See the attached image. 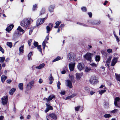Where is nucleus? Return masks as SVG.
Masks as SVG:
<instances>
[{"mask_svg": "<svg viewBox=\"0 0 120 120\" xmlns=\"http://www.w3.org/2000/svg\"><path fill=\"white\" fill-rule=\"evenodd\" d=\"M30 20L28 19H25L21 21V24L23 27L26 28L28 27L29 25H30Z\"/></svg>", "mask_w": 120, "mask_h": 120, "instance_id": "obj_1", "label": "nucleus"}, {"mask_svg": "<svg viewBox=\"0 0 120 120\" xmlns=\"http://www.w3.org/2000/svg\"><path fill=\"white\" fill-rule=\"evenodd\" d=\"M93 54V53L87 52L86 54L83 57L86 60L91 62L92 60V56Z\"/></svg>", "mask_w": 120, "mask_h": 120, "instance_id": "obj_2", "label": "nucleus"}, {"mask_svg": "<svg viewBox=\"0 0 120 120\" xmlns=\"http://www.w3.org/2000/svg\"><path fill=\"white\" fill-rule=\"evenodd\" d=\"M55 97L54 95L53 94L50 95L48 97V98H45L43 99L44 100H46L48 102V103L49 104L50 103V101L52 100L53 98L55 99Z\"/></svg>", "mask_w": 120, "mask_h": 120, "instance_id": "obj_3", "label": "nucleus"}, {"mask_svg": "<svg viewBox=\"0 0 120 120\" xmlns=\"http://www.w3.org/2000/svg\"><path fill=\"white\" fill-rule=\"evenodd\" d=\"M2 103L3 105H6L7 103L8 97L7 96H4L1 98Z\"/></svg>", "mask_w": 120, "mask_h": 120, "instance_id": "obj_4", "label": "nucleus"}, {"mask_svg": "<svg viewBox=\"0 0 120 120\" xmlns=\"http://www.w3.org/2000/svg\"><path fill=\"white\" fill-rule=\"evenodd\" d=\"M89 81L91 84H96L98 82L96 79L95 77L94 76H92L91 77Z\"/></svg>", "mask_w": 120, "mask_h": 120, "instance_id": "obj_5", "label": "nucleus"}, {"mask_svg": "<svg viewBox=\"0 0 120 120\" xmlns=\"http://www.w3.org/2000/svg\"><path fill=\"white\" fill-rule=\"evenodd\" d=\"M85 65L84 63L82 62L79 63L77 65L78 69L80 71L82 70L84 68Z\"/></svg>", "mask_w": 120, "mask_h": 120, "instance_id": "obj_6", "label": "nucleus"}, {"mask_svg": "<svg viewBox=\"0 0 120 120\" xmlns=\"http://www.w3.org/2000/svg\"><path fill=\"white\" fill-rule=\"evenodd\" d=\"M45 18L43 19H38L36 21V26H38L43 23L45 21Z\"/></svg>", "mask_w": 120, "mask_h": 120, "instance_id": "obj_7", "label": "nucleus"}, {"mask_svg": "<svg viewBox=\"0 0 120 120\" xmlns=\"http://www.w3.org/2000/svg\"><path fill=\"white\" fill-rule=\"evenodd\" d=\"M48 103H46V105L47 106V108L45 111L46 113L49 110H52L53 109L52 107Z\"/></svg>", "mask_w": 120, "mask_h": 120, "instance_id": "obj_8", "label": "nucleus"}, {"mask_svg": "<svg viewBox=\"0 0 120 120\" xmlns=\"http://www.w3.org/2000/svg\"><path fill=\"white\" fill-rule=\"evenodd\" d=\"M75 63H71L69 64V68L71 71H73L75 65Z\"/></svg>", "mask_w": 120, "mask_h": 120, "instance_id": "obj_9", "label": "nucleus"}, {"mask_svg": "<svg viewBox=\"0 0 120 120\" xmlns=\"http://www.w3.org/2000/svg\"><path fill=\"white\" fill-rule=\"evenodd\" d=\"M120 99L119 97H116L115 99V101L114 102V105L115 106L117 107H119L117 104V102H119Z\"/></svg>", "mask_w": 120, "mask_h": 120, "instance_id": "obj_10", "label": "nucleus"}, {"mask_svg": "<svg viewBox=\"0 0 120 120\" xmlns=\"http://www.w3.org/2000/svg\"><path fill=\"white\" fill-rule=\"evenodd\" d=\"M14 27L13 24L10 25L6 29V31L9 32Z\"/></svg>", "mask_w": 120, "mask_h": 120, "instance_id": "obj_11", "label": "nucleus"}, {"mask_svg": "<svg viewBox=\"0 0 120 120\" xmlns=\"http://www.w3.org/2000/svg\"><path fill=\"white\" fill-rule=\"evenodd\" d=\"M71 53H69L68 55V59L69 60L72 61H74V58L73 56L71 54Z\"/></svg>", "mask_w": 120, "mask_h": 120, "instance_id": "obj_12", "label": "nucleus"}, {"mask_svg": "<svg viewBox=\"0 0 120 120\" xmlns=\"http://www.w3.org/2000/svg\"><path fill=\"white\" fill-rule=\"evenodd\" d=\"M50 117L54 120H56L57 119V117L55 113H50L49 115Z\"/></svg>", "mask_w": 120, "mask_h": 120, "instance_id": "obj_13", "label": "nucleus"}, {"mask_svg": "<svg viewBox=\"0 0 120 120\" xmlns=\"http://www.w3.org/2000/svg\"><path fill=\"white\" fill-rule=\"evenodd\" d=\"M67 82V86L70 88L72 87V82L71 81L69 80H67L66 81Z\"/></svg>", "mask_w": 120, "mask_h": 120, "instance_id": "obj_14", "label": "nucleus"}, {"mask_svg": "<svg viewBox=\"0 0 120 120\" xmlns=\"http://www.w3.org/2000/svg\"><path fill=\"white\" fill-rule=\"evenodd\" d=\"M48 79L50 81L49 84H52L53 82V81L54 80V79L53 78L51 73V74L50 76L49 77Z\"/></svg>", "mask_w": 120, "mask_h": 120, "instance_id": "obj_15", "label": "nucleus"}, {"mask_svg": "<svg viewBox=\"0 0 120 120\" xmlns=\"http://www.w3.org/2000/svg\"><path fill=\"white\" fill-rule=\"evenodd\" d=\"M45 64L43 63L40 64L39 66H37L36 67V68L38 69H40L44 68L45 66Z\"/></svg>", "mask_w": 120, "mask_h": 120, "instance_id": "obj_16", "label": "nucleus"}, {"mask_svg": "<svg viewBox=\"0 0 120 120\" xmlns=\"http://www.w3.org/2000/svg\"><path fill=\"white\" fill-rule=\"evenodd\" d=\"M16 90L15 88H12L9 91V94L10 95H13L15 92Z\"/></svg>", "mask_w": 120, "mask_h": 120, "instance_id": "obj_17", "label": "nucleus"}, {"mask_svg": "<svg viewBox=\"0 0 120 120\" xmlns=\"http://www.w3.org/2000/svg\"><path fill=\"white\" fill-rule=\"evenodd\" d=\"M45 12V8H41L40 11V15L43 14Z\"/></svg>", "mask_w": 120, "mask_h": 120, "instance_id": "obj_18", "label": "nucleus"}, {"mask_svg": "<svg viewBox=\"0 0 120 120\" xmlns=\"http://www.w3.org/2000/svg\"><path fill=\"white\" fill-rule=\"evenodd\" d=\"M24 46L23 45L20 47L19 49V52L20 53H22L24 52Z\"/></svg>", "mask_w": 120, "mask_h": 120, "instance_id": "obj_19", "label": "nucleus"}, {"mask_svg": "<svg viewBox=\"0 0 120 120\" xmlns=\"http://www.w3.org/2000/svg\"><path fill=\"white\" fill-rule=\"evenodd\" d=\"M61 23V21H58L56 22L55 23L56 26L54 27L55 28H57L59 26V25Z\"/></svg>", "mask_w": 120, "mask_h": 120, "instance_id": "obj_20", "label": "nucleus"}, {"mask_svg": "<svg viewBox=\"0 0 120 120\" xmlns=\"http://www.w3.org/2000/svg\"><path fill=\"white\" fill-rule=\"evenodd\" d=\"M1 78L2 82H4L5 80L7 79V77L5 75H3L1 76Z\"/></svg>", "mask_w": 120, "mask_h": 120, "instance_id": "obj_21", "label": "nucleus"}, {"mask_svg": "<svg viewBox=\"0 0 120 120\" xmlns=\"http://www.w3.org/2000/svg\"><path fill=\"white\" fill-rule=\"evenodd\" d=\"M76 78L77 79L79 80L81 77V74L80 73H77L76 74Z\"/></svg>", "mask_w": 120, "mask_h": 120, "instance_id": "obj_22", "label": "nucleus"}, {"mask_svg": "<svg viewBox=\"0 0 120 120\" xmlns=\"http://www.w3.org/2000/svg\"><path fill=\"white\" fill-rule=\"evenodd\" d=\"M111 59V57L110 56L108 58L107 60L106 61V63L107 64V65L108 66H109V63L110 62Z\"/></svg>", "mask_w": 120, "mask_h": 120, "instance_id": "obj_23", "label": "nucleus"}, {"mask_svg": "<svg viewBox=\"0 0 120 120\" xmlns=\"http://www.w3.org/2000/svg\"><path fill=\"white\" fill-rule=\"evenodd\" d=\"M34 81H32L30 82L27 85V86H30V88H31L34 84Z\"/></svg>", "mask_w": 120, "mask_h": 120, "instance_id": "obj_24", "label": "nucleus"}, {"mask_svg": "<svg viewBox=\"0 0 120 120\" xmlns=\"http://www.w3.org/2000/svg\"><path fill=\"white\" fill-rule=\"evenodd\" d=\"M115 75L116 79L118 81H120V74L118 75L117 73H115Z\"/></svg>", "mask_w": 120, "mask_h": 120, "instance_id": "obj_25", "label": "nucleus"}, {"mask_svg": "<svg viewBox=\"0 0 120 120\" xmlns=\"http://www.w3.org/2000/svg\"><path fill=\"white\" fill-rule=\"evenodd\" d=\"M32 52H30L29 53L28 55V60H32V58H31V56H32Z\"/></svg>", "mask_w": 120, "mask_h": 120, "instance_id": "obj_26", "label": "nucleus"}, {"mask_svg": "<svg viewBox=\"0 0 120 120\" xmlns=\"http://www.w3.org/2000/svg\"><path fill=\"white\" fill-rule=\"evenodd\" d=\"M23 84L22 83H20L19 84V87L20 90H23Z\"/></svg>", "mask_w": 120, "mask_h": 120, "instance_id": "obj_27", "label": "nucleus"}, {"mask_svg": "<svg viewBox=\"0 0 120 120\" xmlns=\"http://www.w3.org/2000/svg\"><path fill=\"white\" fill-rule=\"evenodd\" d=\"M17 29L20 32H22L23 33H24L25 32V31L19 26L18 27Z\"/></svg>", "mask_w": 120, "mask_h": 120, "instance_id": "obj_28", "label": "nucleus"}, {"mask_svg": "<svg viewBox=\"0 0 120 120\" xmlns=\"http://www.w3.org/2000/svg\"><path fill=\"white\" fill-rule=\"evenodd\" d=\"M94 24L96 25H98L101 23V21L99 20H95L94 21Z\"/></svg>", "mask_w": 120, "mask_h": 120, "instance_id": "obj_29", "label": "nucleus"}, {"mask_svg": "<svg viewBox=\"0 0 120 120\" xmlns=\"http://www.w3.org/2000/svg\"><path fill=\"white\" fill-rule=\"evenodd\" d=\"M5 57H0V63H3L5 61Z\"/></svg>", "mask_w": 120, "mask_h": 120, "instance_id": "obj_30", "label": "nucleus"}, {"mask_svg": "<svg viewBox=\"0 0 120 120\" xmlns=\"http://www.w3.org/2000/svg\"><path fill=\"white\" fill-rule=\"evenodd\" d=\"M52 29L49 26H47L46 27L47 30V33H49V32Z\"/></svg>", "mask_w": 120, "mask_h": 120, "instance_id": "obj_31", "label": "nucleus"}, {"mask_svg": "<svg viewBox=\"0 0 120 120\" xmlns=\"http://www.w3.org/2000/svg\"><path fill=\"white\" fill-rule=\"evenodd\" d=\"M61 59V57L60 56H57L56 58H55L52 61V62H55L59 60H60Z\"/></svg>", "mask_w": 120, "mask_h": 120, "instance_id": "obj_32", "label": "nucleus"}, {"mask_svg": "<svg viewBox=\"0 0 120 120\" xmlns=\"http://www.w3.org/2000/svg\"><path fill=\"white\" fill-rule=\"evenodd\" d=\"M7 45L10 48H11L12 46V42H8L7 43Z\"/></svg>", "mask_w": 120, "mask_h": 120, "instance_id": "obj_33", "label": "nucleus"}, {"mask_svg": "<svg viewBox=\"0 0 120 120\" xmlns=\"http://www.w3.org/2000/svg\"><path fill=\"white\" fill-rule=\"evenodd\" d=\"M106 91V90H99V94L101 95H102V94L105 92Z\"/></svg>", "mask_w": 120, "mask_h": 120, "instance_id": "obj_34", "label": "nucleus"}, {"mask_svg": "<svg viewBox=\"0 0 120 120\" xmlns=\"http://www.w3.org/2000/svg\"><path fill=\"white\" fill-rule=\"evenodd\" d=\"M70 78L71 80V81L73 83H75V81L74 78L73 76L72 75H71L70 76Z\"/></svg>", "mask_w": 120, "mask_h": 120, "instance_id": "obj_35", "label": "nucleus"}, {"mask_svg": "<svg viewBox=\"0 0 120 120\" xmlns=\"http://www.w3.org/2000/svg\"><path fill=\"white\" fill-rule=\"evenodd\" d=\"M37 47L39 51L40 52L42 53V49L41 48V45H38Z\"/></svg>", "mask_w": 120, "mask_h": 120, "instance_id": "obj_36", "label": "nucleus"}, {"mask_svg": "<svg viewBox=\"0 0 120 120\" xmlns=\"http://www.w3.org/2000/svg\"><path fill=\"white\" fill-rule=\"evenodd\" d=\"M104 116L106 118H109L111 116L109 114H105Z\"/></svg>", "mask_w": 120, "mask_h": 120, "instance_id": "obj_37", "label": "nucleus"}, {"mask_svg": "<svg viewBox=\"0 0 120 120\" xmlns=\"http://www.w3.org/2000/svg\"><path fill=\"white\" fill-rule=\"evenodd\" d=\"M100 59V57L99 56H96L95 57V60L96 61H99Z\"/></svg>", "mask_w": 120, "mask_h": 120, "instance_id": "obj_38", "label": "nucleus"}, {"mask_svg": "<svg viewBox=\"0 0 120 120\" xmlns=\"http://www.w3.org/2000/svg\"><path fill=\"white\" fill-rule=\"evenodd\" d=\"M91 70V69L90 68H89L87 67H86V68L85 69V71L86 72H88Z\"/></svg>", "mask_w": 120, "mask_h": 120, "instance_id": "obj_39", "label": "nucleus"}, {"mask_svg": "<svg viewBox=\"0 0 120 120\" xmlns=\"http://www.w3.org/2000/svg\"><path fill=\"white\" fill-rule=\"evenodd\" d=\"M32 39H30L28 41V43L29 46H30L31 45V43L32 41Z\"/></svg>", "mask_w": 120, "mask_h": 120, "instance_id": "obj_40", "label": "nucleus"}, {"mask_svg": "<svg viewBox=\"0 0 120 120\" xmlns=\"http://www.w3.org/2000/svg\"><path fill=\"white\" fill-rule=\"evenodd\" d=\"M80 106H79L75 107V110L76 111H78L80 107Z\"/></svg>", "mask_w": 120, "mask_h": 120, "instance_id": "obj_41", "label": "nucleus"}, {"mask_svg": "<svg viewBox=\"0 0 120 120\" xmlns=\"http://www.w3.org/2000/svg\"><path fill=\"white\" fill-rule=\"evenodd\" d=\"M33 44L35 47H37L38 45V42L34 41Z\"/></svg>", "mask_w": 120, "mask_h": 120, "instance_id": "obj_42", "label": "nucleus"}, {"mask_svg": "<svg viewBox=\"0 0 120 120\" xmlns=\"http://www.w3.org/2000/svg\"><path fill=\"white\" fill-rule=\"evenodd\" d=\"M61 85V83L59 81H58V82L57 84V86L58 87V89H60V86Z\"/></svg>", "mask_w": 120, "mask_h": 120, "instance_id": "obj_43", "label": "nucleus"}, {"mask_svg": "<svg viewBox=\"0 0 120 120\" xmlns=\"http://www.w3.org/2000/svg\"><path fill=\"white\" fill-rule=\"evenodd\" d=\"M34 28L33 27L31 28L30 30V31L29 33V35H30L31 34L32 32L33 31V29H34Z\"/></svg>", "mask_w": 120, "mask_h": 120, "instance_id": "obj_44", "label": "nucleus"}, {"mask_svg": "<svg viewBox=\"0 0 120 120\" xmlns=\"http://www.w3.org/2000/svg\"><path fill=\"white\" fill-rule=\"evenodd\" d=\"M64 26L65 25L64 24H61L59 27L61 29V30H62V28L64 27Z\"/></svg>", "mask_w": 120, "mask_h": 120, "instance_id": "obj_45", "label": "nucleus"}, {"mask_svg": "<svg viewBox=\"0 0 120 120\" xmlns=\"http://www.w3.org/2000/svg\"><path fill=\"white\" fill-rule=\"evenodd\" d=\"M0 51L3 54L4 53V49L1 46H0Z\"/></svg>", "mask_w": 120, "mask_h": 120, "instance_id": "obj_46", "label": "nucleus"}, {"mask_svg": "<svg viewBox=\"0 0 120 120\" xmlns=\"http://www.w3.org/2000/svg\"><path fill=\"white\" fill-rule=\"evenodd\" d=\"M107 51L109 53H112V50L111 49H108L107 50Z\"/></svg>", "mask_w": 120, "mask_h": 120, "instance_id": "obj_47", "label": "nucleus"}, {"mask_svg": "<svg viewBox=\"0 0 120 120\" xmlns=\"http://www.w3.org/2000/svg\"><path fill=\"white\" fill-rule=\"evenodd\" d=\"M113 33H114V35L115 36V37H116V40H117V41H118L119 42V41H120V39L119 38L118 36H116V34H115V32L114 31H113Z\"/></svg>", "mask_w": 120, "mask_h": 120, "instance_id": "obj_48", "label": "nucleus"}, {"mask_svg": "<svg viewBox=\"0 0 120 120\" xmlns=\"http://www.w3.org/2000/svg\"><path fill=\"white\" fill-rule=\"evenodd\" d=\"M118 110L117 109H115L114 110L112 111H111L110 112L111 113H116Z\"/></svg>", "mask_w": 120, "mask_h": 120, "instance_id": "obj_49", "label": "nucleus"}, {"mask_svg": "<svg viewBox=\"0 0 120 120\" xmlns=\"http://www.w3.org/2000/svg\"><path fill=\"white\" fill-rule=\"evenodd\" d=\"M118 58L117 57L114 58L112 60H113V61L116 63L117 61Z\"/></svg>", "mask_w": 120, "mask_h": 120, "instance_id": "obj_50", "label": "nucleus"}, {"mask_svg": "<svg viewBox=\"0 0 120 120\" xmlns=\"http://www.w3.org/2000/svg\"><path fill=\"white\" fill-rule=\"evenodd\" d=\"M42 46L43 47V49H45V46H46L45 43V41H44L42 43Z\"/></svg>", "mask_w": 120, "mask_h": 120, "instance_id": "obj_51", "label": "nucleus"}, {"mask_svg": "<svg viewBox=\"0 0 120 120\" xmlns=\"http://www.w3.org/2000/svg\"><path fill=\"white\" fill-rule=\"evenodd\" d=\"M116 63L113 61V60H112L111 66H114Z\"/></svg>", "mask_w": 120, "mask_h": 120, "instance_id": "obj_52", "label": "nucleus"}, {"mask_svg": "<svg viewBox=\"0 0 120 120\" xmlns=\"http://www.w3.org/2000/svg\"><path fill=\"white\" fill-rule=\"evenodd\" d=\"M54 10V8H49V10L50 12H53Z\"/></svg>", "mask_w": 120, "mask_h": 120, "instance_id": "obj_53", "label": "nucleus"}, {"mask_svg": "<svg viewBox=\"0 0 120 120\" xmlns=\"http://www.w3.org/2000/svg\"><path fill=\"white\" fill-rule=\"evenodd\" d=\"M10 60V58H8L6 59L5 60V62H6L7 63H8L9 62Z\"/></svg>", "mask_w": 120, "mask_h": 120, "instance_id": "obj_54", "label": "nucleus"}, {"mask_svg": "<svg viewBox=\"0 0 120 120\" xmlns=\"http://www.w3.org/2000/svg\"><path fill=\"white\" fill-rule=\"evenodd\" d=\"M88 14L90 18H91L92 15V14L91 12H89L88 13Z\"/></svg>", "mask_w": 120, "mask_h": 120, "instance_id": "obj_55", "label": "nucleus"}, {"mask_svg": "<svg viewBox=\"0 0 120 120\" xmlns=\"http://www.w3.org/2000/svg\"><path fill=\"white\" fill-rule=\"evenodd\" d=\"M90 65L93 67H97V65H96V64H95L94 63H93L92 64H90Z\"/></svg>", "mask_w": 120, "mask_h": 120, "instance_id": "obj_56", "label": "nucleus"}, {"mask_svg": "<svg viewBox=\"0 0 120 120\" xmlns=\"http://www.w3.org/2000/svg\"><path fill=\"white\" fill-rule=\"evenodd\" d=\"M49 26L51 28H52L53 27V24L51 23H50L49 24Z\"/></svg>", "mask_w": 120, "mask_h": 120, "instance_id": "obj_57", "label": "nucleus"}, {"mask_svg": "<svg viewBox=\"0 0 120 120\" xmlns=\"http://www.w3.org/2000/svg\"><path fill=\"white\" fill-rule=\"evenodd\" d=\"M43 82V80L41 78L39 80L38 82L39 83L41 84Z\"/></svg>", "mask_w": 120, "mask_h": 120, "instance_id": "obj_58", "label": "nucleus"}, {"mask_svg": "<svg viewBox=\"0 0 120 120\" xmlns=\"http://www.w3.org/2000/svg\"><path fill=\"white\" fill-rule=\"evenodd\" d=\"M65 93L66 92L64 91H61V92L60 93V94L63 95H64L65 94Z\"/></svg>", "mask_w": 120, "mask_h": 120, "instance_id": "obj_59", "label": "nucleus"}, {"mask_svg": "<svg viewBox=\"0 0 120 120\" xmlns=\"http://www.w3.org/2000/svg\"><path fill=\"white\" fill-rule=\"evenodd\" d=\"M49 34H48V35L46 36L45 38V41H48L49 40Z\"/></svg>", "mask_w": 120, "mask_h": 120, "instance_id": "obj_60", "label": "nucleus"}, {"mask_svg": "<svg viewBox=\"0 0 120 120\" xmlns=\"http://www.w3.org/2000/svg\"><path fill=\"white\" fill-rule=\"evenodd\" d=\"M82 10L83 11H87L86 8H81Z\"/></svg>", "mask_w": 120, "mask_h": 120, "instance_id": "obj_61", "label": "nucleus"}, {"mask_svg": "<svg viewBox=\"0 0 120 120\" xmlns=\"http://www.w3.org/2000/svg\"><path fill=\"white\" fill-rule=\"evenodd\" d=\"M101 53L102 54H103L104 55V54L106 55V52H105V51H104V50H102V51H101Z\"/></svg>", "mask_w": 120, "mask_h": 120, "instance_id": "obj_62", "label": "nucleus"}, {"mask_svg": "<svg viewBox=\"0 0 120 120\" xmlns=\"http://www.w3.org/2000/svg\"><path fill=\"white\" fill-rule=\"evenodd\" d=\"M7 82L8 83H10L11 82V80L10 79L7 80Z\"/></svg>", "mask_w": 120, "mask_h": 120, "instance_id": "obj_63", "label": "nucleus"}, {"mask_svg": "<svg viewBox=\"0 0 120 120\" xmlns=\"http://www.w3.org/2000/svg\"><path fill=\"white\" fill-rule=\"evenodd\" d=\"M72 98V97H71V95H70V96H68L66 98V100H67L68 99H70Z\"/></svg>", "mask_w": 120, "mask_h": 120, "instance_id": "obj_64", "label": "nucleus"}]
</instances>
